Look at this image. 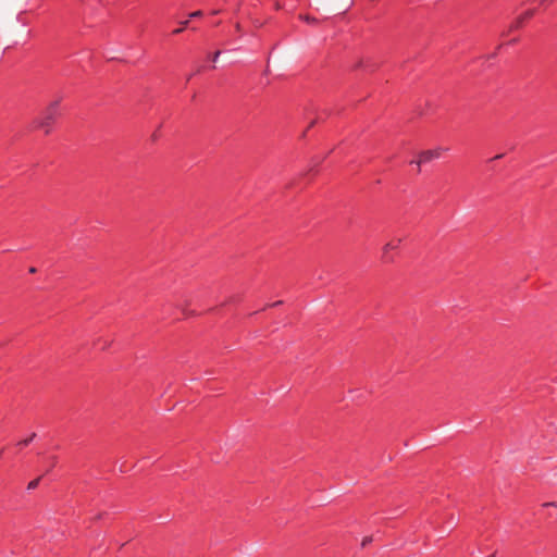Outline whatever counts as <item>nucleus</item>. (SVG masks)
Segmentation results:
<instances>
[{
    "label": "nucleus",
    "instance_id": "f03ea898",
    "mask_svg": "<svg viewBox=\"0 0 557 557\" xmlns=\"http://www.w3.org/2000/svg\"><path fill=\"white\" fill-rule=\"evenodd\" d=\"M442 148L421 151L418 156V159L416 161H411L410 163H416L418 166V172H420L421 164L428 163L434 159H438L442 156Z\"/></svg>",
    "mask_w": 557,
    "mask_h": 557
},
{
    "label": "nucleus",
    "instance_id": "4468645a",
    "mask_svg": "<svg viewBox=\"0 0 557 557\" xmlns=\"http://www.w3.org/2000/svg\"><path fill=\"white\" fill-rule=\"evenodd\" d=\"M322 161H323V159H319V158H317V160L313 159L312 162H314V163H313V166L310 169V172H312L314 170V168L318 166Z\"/></svg>",
    "mask_w": 557,
    "mask_h": 557
},
{
    "label": "nucleus",
    "instance_id": "4be33fe9",
    "mask_svg": "<svg viewBox=\"0 0 557 557\" xmlns=\"http://www.w3.org/2000/svg\"><path fill=\"white\" fill-rule=\"evenodd\" d=\"M490 557H494V555L490 556Z\"/></svg>",
    "mask_w": 557,
    "mask_h": 557
},
{
    "label": "nucleus",
    "instance_id": "423d86ee",
    "mask_svg": "<svg viewBox=\"0 0 557 557\" xmlns=\"http://www.w3.org/2000/svg\"><path fill=\"white\" fill-rule=\"evenodd\" d=\"M180 25L181 26H178L177 28L172 30L171 35L176 36L178 34H181L185 28L188 27L189 20H185V21L180 22Z\"/></svg>",
    "mask_w": 557,
    "mask_h": 557
},
{
    "label": "nucleus",
    "instance_id": "a211bd4d",
    "mask_svg": "<svg viewBox=\"0 0 557 557\" xmlns=\"http://www.w3.org/2000/svg\"><path fill=\"white\" fill-rule=\"evenodd\" d=\"M518 42V38H513L507 42V45H513Z\"/></svg>",
    "mask_w": 557,
    "mask_h": 557
},
{
    "label": "nucleus",
    "instance_id": "39448f33",
    "mask_svg": "<svg viewBox=\"0 0 557 557\" xmlns=\"http://www.w3.org/2000/svg\"><path fill=\"white\" fill-rule=\"evenodd\" d=\"M35 437H36V433H32L27 438L18 441L15 444V446L18 447V448L26 447V446H28L34 441Z\"/></svg>",
    "mask_w": 557,
    "mask_h": 557
},
{
    "label": "nucleus",
    "instance_id": "2eb2a0df",
    "mask_svg": "<svg viewBox=\"0 0 557 557\" xmlns=\"http://www.w3.org/2000/svg\"><path fill=\"white\" fill-rule=\"evenodd\" d=\"M317 121H318V119H317V120H313L312 122H310V124H309L308 128L304 132V135L306 134V132H307L310 127H312V126L317 123Z\"/></svg>",
    "mask_w": 557,
    "mask_h": 557
},
{
    "label": "nucleus",
    "instance_id": "9d476101",
    "mask_svg": "<svg viewBox=\"0 0 557 557\" xmlns=\"http://www.w3.org/2000/svg\"><path fill=\"white\" fill-rule=\"evenodd\" d=\"M203 15V12L201 10L194 11L189 14L190 18L201 17Z\"/></svg>",
    "mask_w": 557,
    "mask_h": 557
},
{
    "label": "nucleus",
    "instance_id": "412c9836",
    "mask_svg": "<svg viewBox=\"0 0 557 557\" xmlns=\"http://www.w3.org/2000/svg\"><path fill=\"white\" fill-rule=\"evenodd\" d=\"M36 270L35 268H30L29 272L34 273Z\"/></svg>",
    "mask_w": 557,
    "mask_h": 557
},
{
    "label": "nucleus",
    "instance_id": "f8f14e48",
    "mask_svg": "<svg viewBox=\"0 0 557 557\" xmlns=\"http://www.w3.org/2000/svg\"><path fill=\"white\" fill-rule=\"evenodd\" d=\"M554 1H555V0H541V1H540V4H541L542 7L547 8V7H549Z\"/></svg>",
    "mask_w": 557,
    "mask_h": 557
},
{
    "label": "nucleus",
    "instance_id": "6ab92c4d",
    "mask_svg": "<svg viewBox=\"0 0 557 557\" xmlns=\"http://www.w3.org/2000/svg\"><path fill=\"white\" fill-rule=\"evenodd\" d=\"M281 304H282V301L278 300V301H275V302L269 305L268 307H276V306L281 305Z\"/></svg>",
    "mask_w": 557,
    "mask_h": 557
},
{
    "label": "nucleus",
    "instance_id": "f257e3e1",
    "mask_svg": "<svg viewBox=\"0 0 557 557\" xmlns=\"http://www.w3.org/2000/svg\"><path fill=\"white\" fill-rule=\"evenodd\" d=\"M60 116V100H54L34 120V128L42 129L45 135H49Z\"/></svg>",
    "mask_w": 557,
    "mask_h": 557
},
{
    "label": "nucleus",
    "instance_id": "aec40b11",
    "mask_svg": "<svg viewBox=\"0 0 557 557\" xmlns=\"http://www.w3.org/2000/svg\"><path fill=\"white\" fill-rule=\"evenodd\" d=\"M7 449V447H3L0 449V459L3 457V454H4V450Z\"/></svg>",
    "mask_w": 557,
    "mask_h": 557
},
{
    "label": "nucleus",
    "instance_id": "9b49d317",
    "mask_svg": "<svg viewBox=\"0 0 557 557\" xmlns=\"http://www.w3.org/2000/svg\"><path fill=\"white\" fill-rule=\"evenodd\" d=\"M301 18H304L306 22L308 23H317L318 20L313 16H310V15H305V16H300Z\"/></svg>",
    "mask_w": 557,
    "mask_h": 557
},
{
    "label": "nucleus",
    "instance_id": "7ed1b4c3",
    "mask_svg": "<svg viewBox=\"0 0 557 557\" xmlns=\"http://www.w3.org/2000/svg\"><path fill=\"white\" fill-rule=\"evenodd\" d=\"M536 13V9H528L521 13L509 26V32H515L522 28Z\"/></svg>",
    "mask_w": 557,
    "mask_h": 557
},
{
    "label": "nucleus",
    "instance_id": "dca6fc26",
    "mask_svg": "<svg viewBox=\"0 0 557 557\" xmlns=\"http://www.w3.org/2000/svg\"><path fill=\"white\" fill-rule=\"evenodd\" d=\"M503 157H504V153H500V154H497L494 158H492L490 161L498 160V159H502Z\"/></svg>",
    "mask_w": 557,
    "mask_h": 557
},
{
    "label": "nucleus",
    "instance_id": "f3484780",
    "mask_svg": "<svg viewBox=\"0 0 557 557\" xmlns=\"http://www.w3.org/2000/svg\"><path fill=\"white\" fill-rule=\"evenodd\" d=\"M549 506L557 507L556 503H545V504H543V507H549Z\"/></svg>",
    "mask_w": 557,
    "mask_h": 557
},
{
    "label": "nucleus",
    "instance_id": "6e6552de",
    "mask_svg": "<svg viewBox=\"0 0 557 557\" xmlns=\"http://www.w3.org/2000/svg\"><path fill=\"white\" fill-rule=\"evenodd\" d=\"M58 463V457L51 456L49 458V468L47 469L46 473H49Z\"/></svg>",
    "mask_w": 557,
    "mask_h": 557
},
{
    "label": "nucleus",
    "instance_id": "1a4fd4ad",
    "mask_svg": "<svg viewBox=\"0 0 557 557\" xmlns=\"http://www.w3.org/2000/svg\"><path fill=\"white\" fill-rule=\"evenodd\" d=\"M220 54H221V51L216 50L215 52L209 54V60H211L212 62H216Z\"/></svg>",
    "mask_w": 557,
    "mask_h": 557
},
{
    "label": "nucleus",
    "instance_id": "20e7f679",
    "mask_svg": "<svg viewBox=\"0 0 557 557\" xmlns=\"http://www.w3.org/2000/svg\"><path fill=\"white\" fill-rule=\"evenodd\" d=\"M400 244L401 238H393L387 244H385L382 252L383 262L388 263L394 261V256L391 255V252L396 251L400 247Z\"/></svg>",
    "mask_w": 557,
    "mask_h": 557
},
{
    "label": "nucleus",
    "instance_id": "ddd939ff",
    "mask_svg": "<svg viewBox=\"0 0 557 557\" xmlns=\"http://www.w3.org/2000/svg\"><path fill=\"white\" fill-rule=\"evenodd\" d=\"M372 542V537L371 536H366L363 540H362V543H361V546L362 547H366L369 543Z\"/></svg>",
    "mask_w": 557,
    "mask_h": 557
},
{
    "label": "nucleus",
    "instance_id": "0eeeda50",
    "mask_svg": "<svg viewBox=\"0 0 557 557\" xmlns=\"http://www.w3.org/2000/svg\"><path fill=\"white\" fill-rule=\"evenodd\" d=\"M41 478H42V475H40V476H38V478H36V479L32 480V481L28 483V485H27V490H28V491H32V490L37 488V486L39 485V483H40V481H41Z\"/></svg>",
    "mask_w": 557,
    "mask_h": 557
}]
</instances>
